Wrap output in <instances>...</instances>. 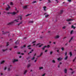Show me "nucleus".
I'll use <instances>...</instances> for the list:
<instances>
[{"mask_svg":"<svg viewBox=\"0 0 76 76\" xmlns=\"http://www.w3.org/2000/svg\"><path fill=\"white\" fill-rule=\"evenodd\" d=\"M67 69H65L64 70V72L65 73H67Z\"/></svg>","mask_w":76,"mask_h":76,"instance_id":"obj_15","label":"nucleus"},{"mask_svg":"<svg viewBox=\"0 0 76 76\" xmlns=\"http://www.w3.org/2000/svg\"><path fill=\"white\" fill-rule=\"evenodd\" d=\"M67 52H66L65 54V56H67Z\"/></svg>","mask_w":76,"mask_h":76,"instance_id":"obj_55","label":"nucleus"},{"mask_svg":"<svg viewBox=\"0 0 76 76\" xmlns=\"http://www.w3.org/2000/svg\"><path fill=\"white\" fill-rule=\"evenodd\" d=\"M37 3V1H34L32 2V4H34V3Z\"/></svg>","mask_w":76,"mask_h":76,"instance_id":"obj_24","label":"nucleus"},{"mask_svg":"<svg viewBox=\"0 0 76 76\" xmlns=\"http://www.w3.org/2000/svg\"><path fill=\"white\" fill-rule=\"evenodd\" d=\"M67 58H68V56H66L65 57L64 60H67Z\"/></svg>","mask_w":76,"mask_h":76,"instance_id":"obj_18","label":"nucleus"},{"mask_svg":"<svg viewBox=\"0 0 76 76\" xmlns=\"http://www.w3.org/2000/svg\"><path fill=\"white\" fill-rule=\"evenodd\" d=\"M35 59V56H34L33 58H32L31 59L32 60H33Z\"/></svg>","mask_w":76,"mask_h":76,"instance_id":"obj_33","label":"nucleus"},{"mask_svg":"<svg viewBox=\"0 0 76 76\" xmlns=\"http://www.w3.org/2000/svg\"><path fill=\"white\" fill-rule=\"evenodd\" d=\"M6 33H9V32L7 31L4 32V31H2V34L3 35H5V34H6Z\"/></svg>","mask_w":76,"mask_h":76,"instance_id":"obj_6","label":"nucleus"},{"mask_svg":"<svg viewBox=\"0 0 76 76\" xmlns=\"http://www.w3.org/2000/svg\"><path fill=\"white\" fill-rule=\"evenodd\" d=\"M19 17L20 18V20H22V16H20Z\"/></svg>","mask_w":76,"mask_h":76,"instance_id":"obj_26","label":"nucleus"},{"mask_svg":"<svg viewBox=\"0 0 76 76\" xmlns=\"http://www.w3.org/2000/svg\"><path fill=\"white\" fill-rule=\"evenodd\" d=\"M14 23V22H12L8 23V25H12Z\"/></svg>","mask_w":76,"mask_h":76,"instance_id":"obj_10","label":"nucleus"},{"mask_svg":"<svg viewBox=\"0 0 76 76\" xmlns=\"http://www.w3.org/2000/svg\"><path fill=\"white\" fill-rule=\"evenodd\" d=\"M49 16V15H45V18H47V17H48Z\"/></svg>","mask_w":76,"mask_h":76,"instance_id":"obj_36","label":"nucleus"},{"mask_svg":"<svg viewBox=\"0 0 76 76\" xmlns=\"http://www.w3.org/2000/svg\"><path fill=\"white\" fill-rule=\"evenodd\" d=\"M47 51H48V50H45V53H47Z\"/></svg>","mask_w":76,"mask_h":76,"instance_id":"obj_50","label":"nucleus"},{"mask_svg":"<svg viewBox=\"0 0 76 76\" xmlns=\"http://www.w3.org/2000/svg\"><path fill=\"white\" fill-rule=\"evenodd\" d=\"M18 47V46H15L14 47V48H16Z\"/></svg>","mask_w":76,"mask_h":76,"instance_id":"obj_51","label":"nucleus"},{"mask_svg":"<svg viewBox=\"0 0 76 76\" xmlns=\"http://www.w3.org/2000/svg\"><path fill=\"white\" fill-rule=\"evenodd\" d=\"M7 14H12V15H15V14H16V13L15 12H7Z\"/></svg>","mask_w":76,"mask_h":76,"instance_id":"obj_1","label":"nucleus"},{"mask_svg":"<svg viewBox=\"0 0 76 76\" xmlns=\"http://www.w3.org/2000/svg\"><path fill=\"white\" fill-rule=\"evenodd\" d=\"M43 54V53L42 52L41 54H40V55L37 56V57L38 58V57H41V56Z\"/></svg>","mask_w":76,"mask_h":76,"instance_id":"obj_4","label":"nucleus"},{"mask_svg":"<svg viewBox=\"0 0 76 76\" xmlns=\"http://www.w3.org/2000/svg\"><path fill=\"white\" fill-rule=\"evenodd\" d=\"M62 64V63H61V62H60L59 63V64Z\"/></svg>","mask_w":76,"mask_h":76,"instance_id":"obj_63","label":"nucleus"},{"mask_svg":"<svg viewBox=\"0 0 76 76\" xmlns=\"http://www.w3.org/2000/svg\"><path fill=\"white\" fill-rule=\"evenodd\" d=\"M18 20H19V19L14 20V21L16 22H18Z\"/></svg>","mask_w":76,"mask_h":76,"instance_id":"obj_17","label":"nucleus"},{"mask_svg":"<svg viewBox=\"0 0 76 76\" xmlns=\"http://www.w3.org/2000/svg\"><path fill=\"white\" fill-rule=\"evenodd\" d=\"M48 3H50L51 2V1H50V0H48Z\"/></svg>","mask_w":76,"mask_h":76,"instance_id":"obj_28","label":"nucleus"},{"mask_svg":"<svg viewBox=\"0 0 76 76\" xmlns=\"http://www.w3.org/2000/svg\"><path fill=\"white\" fill-rule=\"evenodd\" d=\"M28 72V71L27 70H26L24 72V75H25V74L26 73H27V72Z\"/></svg>","mask_w":76,"mask_h":76,"instance_id":"obj_20","label":"nucleus"},{"mask_svg":"<svg viewBox=\"0 0 76 76\" xmlns=\"http://www.w3.org/2000/svg\"><path fill=\"white\" fill-rule=\"evenodd\" d=\"M33 46H34L35 45V44H33Z\"/></svg>","mask_w":76,"mask_h":76,"instance_id":"obj_62","label":"nucleus"},{"mask_svg":"<svg viewBox=\"0 0 76 76\" xmlns=\"http://www.w3.org/2000/svg\"><path fill=\"white\" fill-rule=\"evenodd\" d=\"M63 10H61L60 12V13L59 14V15H61V14H63Z\"/></svg>","mask_w":76,"mask_h":76,"instance_id":"obj_8","label":"nucleus"},{"mask_svg":"<svg viewBox=\"0 0 76 76\" xmlns=\"http://www.w3.org/2000/svg\"><path fill=\"white\" fill-rule=\"evenodd\" d=\"M66 28V26H64L62 27V29H65Z\"/></svg>","mask_w":76,"mask_h":76,"instance_id":"obj_39","label":"nucleus"},{"mask_svg":"<svg viewBox=\"0 0 76 76\" xmlns=\"http://www.w3.org/2000/svg\"><path fill=\"white\" fill-rule=\"evenodd\" d=\"M73 30H72L70 32V34H73Z\"/></svg>","mask_w":76,"mask_h":76,"instance_id":"obj_30","label":"nucleus"},{"mask_svg":"<svg viewBox=\"0 0 76 76\" xmlns=\"http://www.w3.org/2000/svg\"><path fill=\"white\" fill-rule=\"evenodd\" d=\"M35 42H36V41H34L32 42V44H34V43H35Z\"/></svg>","mask_w":76,"mask_h":76,"instance_id":"obj_45","label":"nucleus"},{"mask_svg":"<svg viewBox=\"0 0 76 76\" xmlns=\"http://www.w3.org/2000/svg\"><path fill=\"white\" fill-rule=\"evenodd\" d=\"M19 42H20V41H19V40H18L16 42H15V44H19Z\"/></svg>","mask_w":76,"mask_h":76,"instance_id":"obj_7","label":"nucleus"},{"mask_svg":"<svg viewBox=\"0 0 76 76\" xmlns=\"http://www.w3.org/2000/svg\"><path fill=\"white\" fill-rule=\"evenodd\" d=\"M57 53H59V50H57Z\"/></svg>","mask_w":76,"mask_h":76,"instance_id":"obj_56","label":"nucleus"},{"mask_svg":"<svg viewBox=\"0 0 76 76\" xmlns=\"http://www.w3.org/2000/svg\"><path fill=\"white\" fill-rule=\"evenodd\" d=\"M43 8L44 9H46V7L44 6V7H43Z\"/></svg>","mask_w":76,"mask_h":76,"instance_id":"obj_52","label":"nucleus"},{"mask_svg":"<svg viewBox=\"0 0 76 76\" xmlns=\"http://www.w3.org/2000/svg\"><path fill=\"white\" fill-rule=\"evenodd\" d=\"M69 54L70 55V57H72V52H70L69 53Z\"/></svg>","mask_w":76,"mask_h":76,"instance_id":"obj_22","label":"nucleus"},{"mask_svg":"<svg viewBox=\"0 0 76 76\" xmlns=\"http://www.w3.org/2000/svg\"><path fill=\"white\" fill-rule=\"evenodd\" d=\"M4 62H5V61H2L1 62V64H3V63H4Z\"/></svg>","mask_w":76,"mask_h":76,"instance_id":"obj_21","label":"nucleus"},{"mask_svg":"<svg viewBox=\"0 0 76 76\" xmlns=\"http://www.w3.org/2000/svg\"><path fill=\"white\" fill-rule=\"evenodd\" d=\"M50 47V46L49 45H48L47 46V47L46 46V47H47V48H49Z\"/></svg>","mask_w":76,"mask_h":76,"instance_id":"obj_31","label":"nucleus"},{"mask_svg":"<svg viewBox=\"0 0 76 76\" xmlns=\"http://www.w3.org/2000/svg\"><path fill=\"white\" fill-rule=\"evenodd\" d=\"M37 60H36L34 61V62L36 63V62H37Z\"/></svg>","mask_w":76,"mask_h":76,"instance_id":"obj_57","label":"nucleus"},{"mask_svg":"<svg viewBox=\"0 0 76 76\" xmlns=\"http://www.w3.org/2000/svg\"><path fill=\"white\" fill-rule=\"evenodd\" d=\"M75 72L73 71L72 72V74H73V73H74Z\"/></svg>","mask_w":76,"mask_h":76,"instance_id":"obj_61","label":"nucleus"},{"mask_svg":"<svg viewBox=\"0 0 76 76\" xmlns=\"http://www.w3.org/2000/svg\"><path fill=\"white\" fill-rule=\"evenodd\" d=\"M22 22L21 21L20 23L18 24H17V25H18L19 26L20 25V24H22Z\"/></svg>","mask_w":76,"mask_h":76,"instance_id":"obj_19","label":"nucleus"},{"mask_svg":"<svg viewBox=\"0 0 76 76\" xmlns=\"http://www.w3.org/2000/svg\"><path fill=\"white\" fill-rule=\"evenodd\" d=\"M7 6H8V7H7L6 8V10H7V11L9 10V9H10V7L9 5H7Z\"/></svg>","mask_w":76,"mask_h":76,"instance_id":"obj_2","label":"nucleus"},{"mask_svg":"<svg viewBox=\"0 0 76 76\" xmlns=\"http://www.w3.org/2000/svg\"><path fill=\"white\" fill-rule=\"evenodd\" d=\"M45 74H44L42 75V76H45Z\"/></svg>","mask_w":76,"mask_h":76,"instance_id":"obj_53","label":"nucleus"},{"mask_svg":"<svg viewBox=\"0 0 76 76\" xmlns=\"http://www.w3.org/2000/svg\"><path fill=\"white\" fill-rule=\"evenodd\" d=\"M31 47V45H29L27 46V47Z\"/></svg>","mask_w":76,"mask_h":76,"instance_id":"obj_49","label":"nucleus"},{"mask_svg":"<svg viewBox=\"0 0 76 76\" xmlns=\"http://www.w3.org/2000/svg\"><path fill=\"white\" fill-rule=\"evenodd\" d=\"M58 0H56V1H57V3H58V1H57Z\"/></svg>","mask_w":76,"mask_h":76,"instance_id":"obj_59","label":"nucleus"},{"mask_svg":"<svg viewBox=\"0 0 76 76\" xmlns=\"http://www.w3.org/2000/svg\"><path fill=\"white\" fill-rule=\"evenodd\" d=\"M73 37H72L71 39L69 41V42H71V41L73 39Z\"/></svg>","mask_w":76,"mask_h":76,"instance_id":"obj_14","label":"nucleus"},{"mask_svg":"<svg viewBox=\"0 0 76 76\" xmlns=\"http://www.w3.org/2000/svg\"><path fill=\"white\" fill-rule=\"evenodd\" d=\"M72 20H73V19H67L66 20L67 22H70V21H72Z\"/></svg>","mask_w":76,"mask_h":76,"instance_id":"obj_3","label":"nucleus"},{"mask_svg":"<svg viewBox=\"0 0 76 76\" xmlns=\"http://www.w3.org/2000/svg\"><path fill=\"white\" fill-rule=\"evenodd\" d=\"M21 54H22V55H24V53H21Z\"/></svg>","mask_w":76,"mask_h":76,"instance_id":"obj_64","label":"nucleus"},{"mask_svg":"<svg viewBox=\"0 0 76 76\" xmlns=\"http://www.w3.org/2000/svg\"><path fill=\"white\" fill-rule=\"evenodd\" d=\"M27 7H28V6L26 5L25 6H24V7H23V9H27Z\"/></svg>","mask_w":76,"mask_h":76,"instance_id":"obj_9","label":"nucleus"},{"mask_svg":"<svg viewBox=\"0 0 76 76\" xmlns=\"http://www.w3.org/2000/svg\"><path fill=\"white\" fill-rule=\"evenodd\" d=\"M8 70L9 71H10V69L9 68H8Z\"/></svg>","mask_w":76,"mask_h":76,"instance_id":"obj_43","label":"nucleus"},{"mask_svg":"<svg viewBox=\"0 0 76 76\" xmlns=\"http://www.w3.org/2000/svg\"><path fill=\"white\" fill-rule=\"evenodd\" d=\"M29 23H33V22H34L32 21H29Z\"/></svg>","mask_w":76,"mask_h":76,"instance_id":"obj_34","label":"nucleus"},{"mask_svg":"<svg viewBox=\"0 0 76 76\" xmlns=\"http://www.w3.org/2000/svg\"><path fill=\"white\" fill-rule=\"evenodd\" d=\"M40 43H38L36 45V47H37V46L39 45H40Z\"/></svg>","mask_w":76,"mask_h":76,"instance_id":"obj_35","label":"nucleus"},{"mask_svg":"<svg viewBox=\"0 0 76 76\" xmlns=\"http://www.w3.org/2000/svg\"><path fill=\"white\" fill-rule=\"evenodd\" d=\"M2 50L3 51V52H4V51H5L7 50V48L6 49L4 50L3 49Z\"/></svg>","mask_w":76,"mask_h":76,"instance_id":"obj_27","label":"nucleus"},{"mask_svg":"<svg viewBox=\"0 0 76 76\" xmlns=\"http://www.w3.org/2000/svg\"><path fill=\"white\" fill-rule=\"evenodd\" d=\"M31 66V64H28L27 65V68H28Z\"/></svg>","mask_w":76,"mask_h":76,"instance_id":"obj_16","label":"nucleus"},{"mask_svg":"<svg viewBox=\"0 0 76 76\" xmlns=\"http://www.w3.org/2000/svg\"><path fill=\"white\" fill-rule=\"evenodd\" d=\"M61 49L62 50V51H63V50H64V48H62Z\"/></svg>","mask_w":76,"mask_h":76,"instance_id":"obj_44","label":"nucleus"},{"mask_svg":"<svg viewBox=\"0 0 76 76\" xmlns=\"http://www.w3.org/2000/svg\"><path fill=\"white\" fill-rule=\"evenodd\" d=\"M42 45H43V44H42L41 45L39 46V47H41Z\"/></svg>","mask_w":76,"mask_h":76,"instance_id":"obj_38","label":"nucleus"},{"mask_svg":"<svg viewBox=\"0 0 76 76\" xmlns=\"http://www.w3.org/2000/svg\"><path fill=\"white\" fill-rule=\"evenodd\" d=\"M10 5L11 6H13V2H11L10 4Z\"/></svg>","mask_w":76,"mask_h":76,"instance_id":"obj_29","label":"nucleus"},{"mask_svg":"<svg viewBox=\"0 0 76 76\" xmlns=\"http://www.w3.org/2000/svg\"><path fill=\"white\" fill-rule=\"evenodd\" d=\"M17 54H20V52H17Z\"/></svg>","mask_w":76,"mask_h":76,"instance_id":"obj_48","label":"nucleus"},{"mask_svg":"<svg viewBox=\"0 0 76 76\" xmlns=\"http://www.w3.org/2000/svg\"><path fill=\"white\" fill-rule=\"evenodd\" d=\"M30 53H32V52L30 51L29 53H28V54L29 55L30 54Z\"/></svg>","mask_w":76,"mask_h":76,"instance_id":"obj_46","label":"nucleus"},{"mask_svg":"<svg viewBox=\"0 0 76 76\" xmlns=\"http://www.w3.org/2000/svg\"><path fill=\"white\" fill-rule=\"evenodd\" d=\"M53 54V52L52 51H51L50 52V55H51V54Z\"/></svg>","mask_w":76,"mask_h":76,"instance_id":"obj_41","label":"nucleus"},{"mask_svg":"<svg viewBox=\"0 0 76 76\" xmlns=\"http://www.w3.org/2000/svg\"><path fill=\"white\" fill-rule=\"evenodd\" d=\"M6 69H7V68L6 67H5L4 68V70H6Z\"/></svg>","mask_w":76,"mask_h":76,"instance_id":"obj_47","label":"nucleus"},{"mask_svg":"<svg viewBox=\"0 0 76 76\" xmlns=\"http://www.w3.org/2000/svg\"><path fill=\"white\" fill-rule=\"evenodd\" d=\"M47 47V46H44L43 48H42V50H45V48H46Z\"/></svg>","mask_w":76,"mask_h":76,"instance_id":"obj_11","label":"nucleus"},{"mask_svg":"<svg viewBox=\"0 0 76 76\" xmlns=\"http://www.w3.org/2000/svg\"><path fill=\"white\" fill-rule=\"evenodd\" d=\"M71 28H73L74 29H75L76 28V27H74L73 25H72L71 26Z\"/></svg>","mask_w":76,"mask_h":76,"instance_id":"obj_13","label":"nucleus"},{"mask_svg":"<svg viewBox=\"0 0 76 76\" xmlns=\"http://www.w3.org/2000/svg\"><path fill=\"white\" fill-rule=\"evenodd\" d=\"M29 15H31V14H28L26 15V17L28 16H29Z\"/></svg>","mask_w":76,"mask_h":76,"instance_id":"obj_32","label":"nucleus"},{"mask_svg":"<svg viewBox=\"0 0 76 76\" xmlns=\"http://www.w3.org/2000/svg\"><path fill=\"white\" fill-rule=\"evenodd\" d=\"M58 60H61V58H58L57 59Z\"/></svg>","mask_w":76,"mask_h":76,"instance_id":"obj_40","label":"nucleus"},{"mask_svg":"<svg viewBox=\"0 0 76 76\" xmlns=\"http://www.w3.org/2000/svg\"><path fill=\"white\" fill-rule=\"evenodd\" d=\"M52 62L53 63H56V61L54 60H53L52 61Z\"/></svg>","mask_w":76,"mask_h":76,"instance_id":"obj_25","label":"nucleus"},{"mask_svg":"<svg viewBox=\"0 0 76 76\" xmlns=\"http://www.w3.org/2000/svg\"><path fill=\"white\" fill-rule=\"evenodd\" d=\"M43 69V67H40L39 68V69L40 70H41V69Z\"/></svg>","mask_w":76,"mask_h":76,"instance_id":"obj_37","label":"nucleus"},{"mask_svg":"<svg viewBox=\"0 0 76 76\" xmlns=\"http://www.w3.org/2000/svg\"><path fill=\"white\" fill-rule=\"evenodd\" d=\"M27 60H28V59H29L30 58L29 57H28V58H26Z\"/></svg>","mask_w":76,"mask_h":76,"instance_id":"obj_54","label":"nucleus"},{"mask_svg":"<svg viewBox=\"0 0 76 76\" xmlns=\"http://www.w3.org/2000/svg\"><path fill=\"white\" fill-rule=\"evenodd\" d=\"M69 2H70L71 1V0H67Z\"/></svg>","mask_w":76,"mask_h":76,"instance_id":"obj_58","label":"nucleus"},{"mask_svg":"<svg viewBox=\"0 0 76 76\" xmlns=\"http://www.w3.org/2000/svg\"><path fill=\"white\" fill-rule=\"evenodd\" d=\"M59 37H60L59 36H58V35L55 37V39H57V38H59Z\"/></svg>","mask_w":76,"mask_h":76,"instance_id":"obj_12","label":"nucleus"},{"mask_svg":"<svg viewBox=\"0 0 76 76\" xmlns=\"http://www.w3.org/2000/svg\"><path fill=\"white\" fill-rule=\"evenodd\" d=\"M26 47V45H24L23 47H21V48H25Z\"/></svg>","mask_w":76,"mask_h":76,"instance_id":"obj_23","label":"nucleus"},{"mask_svg":"<svg viewBox=\"0 0 76 76\" xmlns=\"http://www.w3.org/2000/svg\"><path fill=\"white\" fill-rule=\"evenodd\" d=\"M9 42H8L7 43V45L6 46H8V45H9Z\"/></svg>","mask_w":76,"mask_h":76,"instance_id":"obj_42","label":"nucleus"},{"mask_svg":"<svg viewBox=\"0 0 76 76\" xmlns=\"http://www.w3.org/2000/svg\"><path fill=\"white\" fill-rule=\"evenodd\" d=\"M16 61H18V60L14 59L12 62L14 63H15V62H16Z\"/></svg>","mask_w":76,"mask_h":76,"instance_id":"obj_5","label":"nucleus"},{"mask_svg":"<svg viewBox=\"0 0 76 76\" xmlns=\"http://www.w3.org/2000/svg\"><path fill=\"white\" fill-rule=\"evenodd\" d=\"M58 68H60V65H58Z\"/></svg>","mask_w":76,"mask_h":76,"instance_id":"obj_60","label":"nucleus"}]
</instances>
